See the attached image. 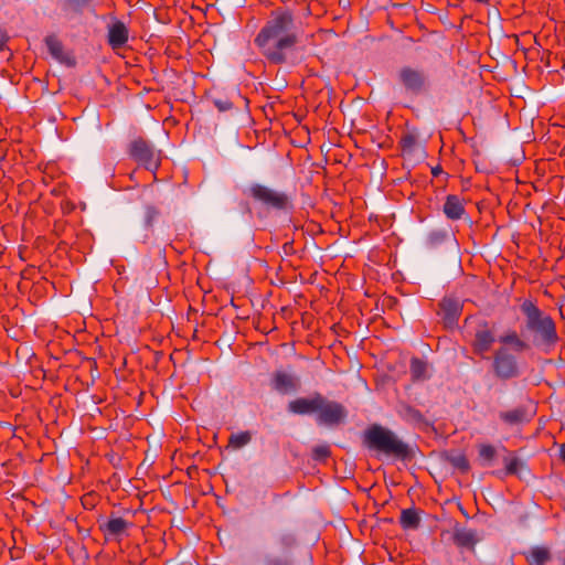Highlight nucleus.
<instances>
[{"label": "nucleus", "mask_w": 565, "mask_h": 565, "mask_svg": "<svg viewBox=\"0 0 565 565\" xmlns=\"http://www.w3.org/2000/svg\"><path fill=\"white\" fill-rule=\"evenodd\" d=\"M499 341L503 344V347L507 348V345H509L515 352H523L529 349V344L523 339H521L516 331L507 332L500 337Z\"/></svg>", "instance_id": "obj_16"}, {"label": "nucleus", "mask_w": 565, "mask_h": 565, "mask_svg": "<svg viewBox=\"0 0 565 565\" xmlns=\"http://www.w3.org/2000/svg\"><path fill=\"white\" fill-rule=\"evenodd\" d=\"M248 194L262 204L277 210L286 209L289 202L285 193L258 183L249 186Z\"/></svg>", "instance_id": "obj_6"}, {"label": "nucleus", "mask_w": 565, "mask_h": 565, "mask_svg": "<svg viewBox=\"0 0 565 565\" xmlns=\"http://www.w3.org/2000/svg\"><path fill=\"white\" fill-rule=\"evenodd\" d=\"M398 79L406 90L420 94L428 87V76L424 70L404 66L398 72Z\"/></svg>", "instance_id": "obj_7"}, {"label": "nucleus", "mask_w": 565, "mask_h": 565, "mask_svg": "<svg viewBox=\"0 0 565 565\" xmlns=\"http://www.w3.org/2000/svg\"><path fill=\"white\" fill-rule=\"evenodd\" d=\"M129 523L122 518H110L105 523L100 524V530L104 532L107 540L120 541L126 535Z\"/></svg>", "instance_id": "obj_12"}, {"label": "nucleus", "mask_w": 565, "mask_h": 565, "mask_svg": "<svg viewBox=\"0 0 565 565\" xmlns=\"http://www.w3.org/2000/svg\"><path fill=\"white\" fill-rule=\"evenodd\" d=\"M479 456L489 462L494 458L495 449L491 445H482L479 448Z\"/></svg>", "instance_id": "obj_27"}, {"label": "nucleus", "mask_w": 565, "mask_h": 565, "mask_svg": "<svg viewBox=\"0 0 565 565\" xmlns=\"http://www.w3.org/2000/svg\"><path fill=\"white\" fill-rule=\"evenodd\" d=\"M252 440V434L249 431H241L238 434H232L228 439V447L233 449H239L248 445Z\"/></svg>", "instance_id": "obj_22"}, {"label": "nucleus", "mask_w": 565, "mask_h": 565, "mask_svg": "<svg viewBox=\"0 0 565 565\" xmlns=\"http://www.w3.org/2000/svg\"><path fill=\"white\" fill-rule=\"evenodd\" d=\"M45 44L50 54L57 61L63 62L64 50L62 42L55 35H49L45 38Z\"/></svg>", "instance_id": "obj_19"}, {"label": "nucleus", "mask_w": 565, "mask_h": 565, "mask_svg": "<svg viewBox=\"0 0 565 565\" xmlns=\"http://www.w3.org/2000/svg\"><path fill=\"white\" fill-rule=\"evenodd\" d=\"M520 466L521 461L518 458L505 459V467L509 473H516Z\"/></svg>", "instance_id": "obj_30"}, {"label": "nucleus", "mask_w": 565, "mask_h": 565, "mask_svg": "<svg viewBox=\"0 0 565 565\" xmlns=\"http://www.w3.org/2000/svg\"><path fill=\"white\" fill-rule=\"evenodd\" d=\"M365 443L370 448L387 455L405 457L408 452L407 446L394 433L380 425H373L366 430Z\"/></svg>", "instance_id": "obj_3"}, {"label": "nucleus", "mask_w": 565, "mask_h": 565, "mask_svg": "<svg viewBox=\"0 0 565 565\" xmlns=\"http://www.w3.org/2000/svg\"><path fill=\"white\" fill-rule=\"evenodd\" d=\"M520 309L525 318L524 329L534 334V345L550 349L559 341L553 318L542 311L532 300L525 299Z\"/></svg>", "instance_id": "obj_2"}, {"label": "nucleus", "mask_w": 565, "mask_h": 565, "mask_svg": "<svg viewBox=\"0 0 565 565\" xmlns=\"http://www.w3.org/2000/svg\"><path fill=\"white\" fill-rule=\"evenodd\" d=\"M158 214H159V211L154 206H151V205L146 206V211H145L146 224L148 226H150L152 224V222L154 221V218L158 216Z\"/></svg>", "instance_id": "obj_29"}, {"label": "nucleus", "mask_w": 565, "mask_h": 565, "mask_svg": "<svg viewBox=\"0 0 565 565\" xmlns=\"http://www.w3.org/2000/svg\"><path fill=\"white\" fill-rule=\"evenodd\" d=\"M131 158L149 171H156L160 166L161 151L142 138H137L129 146Z\"/></svg>", "instance_id": "obj_4"}, {"label": "nucleus", "mask_w": 565, "mask_h": 565, "mask_svg": "<svg viewBox=\"0 0 565 565\" xmlns=\"http://www.w3.org/2000/svg\"><path fill=\"white\" fill-rule=\"evenodd\" d=\"M271 385L275 391L280 394L295 392L300 386L297 375L285 371H276L271 377Z\"/></svg>", "instance_id": "obj_10"}, {"label": "nucleus", "mask_w": 565, "mask_h": 565, "mask_svg": "<svg viewBox=\"0 0 565 565\" xmlns=\"http://www.w3.org/2000/svg\"><path fill=\"white\" fill-rule=\"evenodd\" d=\"M561 458L563 459V461L565 462V444H563L561 446Z\"/></svg>", "instance_id": "obj_35"}, {"label": "nucleus", "mask_w": 565, "mask_h": 565, "mask_svg": "<svg viewBox=\"0 0 565 565\" xmlns=\"http://www.w3.org/2000/svg\"><path fill=\"white\" fill-rule=\"evenodd\" d=\"M441 309L445 312V321L448 324H452L456 322L459 316V306L455 300L444 299L441 302Z\"/></svg>", "instance_id": "obj_18"}, {"label": "nucleus", "mask_w": 565, "mask_h": 565, "mask_svg": "<svg viewBox=\"0 0 565 565\" xmlns=\"http://www.w3.org/2000/svg\"><path fill=\"white\" fill-rule=\"evenodd\" d=\"M451 465L462 472L468 471L469 461L463 455H457L450 458Z\"/></svg>", "instance_id": "obj_26"}, {"label": "nucleus", "mask_w": 565, "mask_h": 565, "mask_svg": "<svg viewBox=\"0 0 565 565\" xmlns=\"http://www.w3.org/2000/svg\"><path fill=\"white\" fill-rule=\"evenodd\" d=\"M492 367L495 376L502 381L512 380L521 375L516 356L505 347H501L494 352Z\"/></svg>", "instance_id": "obj_5"}, {"label": "nucleus", "mask_w": 565, "mask_h": 565, "mask_svg": "<svg viewBox=\"0 0 565 565\" xmlns=\"http://www.w3.org/2000/svg\"><path fill=\"white\" fill-rule=\"evenodd\" d=\"M550 552L545 547H534L530 551L527 561L531 565H544L550 559Z\"/></svg>", "instance_id": "obj_20"}, {"label": "nucleus", "mask_w": 565, "mask_h": 565, "mask_svg": "<svg viewBox=\"0 0 565 565\" xmlns=\"http://www.w3.org/2000/svg\"><path fill=\"white\" fill-rule=\"evenodd\" d=\"M330 456V447L328 445H318L312 449V458L322 461Z\"/></svg>", "instance_id": "obj_24"}, {"label": "nucleus", "mask_w": 565, "mask_h": 565, "mask_svg": "<svg viewBox=\"0 0 565 565\" xmlns=\"http://www.w3.org/2000/svg\"><path fill=\"white\" fill-rule=\"evenodd\" d=\"M128 40V30L122 22H116L109 28L108 42L113 49L122 46Z\"/></svg>", "instance_id": "obj_15"}, {"label": "nucleus", "mask_w": 565, "mask_h": 565, "mask_svg": "<svg viewBox=\"0 0 565 565\" xmlns=\"http://www.w3.org/2000/svg\"><path fill=\"white\" fill-rule=\"evenodd\" d=\"M443 212L448 220H460L466 214L463 200L458 195H447L443 206Z\"/></svg>", "instance_id": "obj_13"}, {"label": "nucleus", "mask_w": 565, "mask_h": 565, "mask_svg": "<svg viewBox=\"0 0 565 565\" xmlns=\"http://www.w3.org/2000/svg\"><path fill=\"white\" fill-rule=\"evenodd\" d=\"M263 565H287V563L281 557L267 553L263 557Z\"/></svg>", "instance_id": "obj_28"}, {"label": "nucleus", "mask_w": 565, "mask_h": 565, "mask_svg": "<svg viewBox=\"0 0 565 565\" xmlns=\"http://www.w3.org/2000/svg\"><path fill=\"white\" fill-rule=\"evenodd\" d=\"M420 519L415 510L406 509L401 513V524L404 529H416Z\"/></svg>", "instance_id": "obj_21"}, {"label": "nucleus", "mask_w": 565, "mask_h": 565, "mask_svg": "<svg viewBox=\"0 0 565 565\" xmlns=\"http://www.w3.org/2000/svg\"><path fill=\"white\" fill-rule=\"evenodd\" d=\"M322 402V395L315 394L312 397H299L288 404V411L298 415L317 413Z\"/></svg>", "instance_id": "obj_11"}, {"label": "nucleus", "mask_w": 565, "mask_h": 565, "mask_svg": "<svg viewBox=\"0 0 565 565\" xmlns=\"http://www.w3.org/2000/svg\"><path fill=\"white\" fill-rule=\"evenodd\" d=\"M446 237V234L443 232H433L429 235V239L431 243H437L443 241Z\"/></svg>", "instance_id": "obj_32"}, {"label": "nucleus", "mask_w": 565, "mask_h": 565, "mask_svg": "<svg viewBox=\"0 0 565 565\" xmlns=\"http://www.w3.org/2000/svg\"><path fill=\"white\" fill-rule=\"evenodd\" d=\"M454 541L461 547H473L478 542L477 534L472 530L457 529L454 533Z\"/></svg>", "instance_id": "obj_17"}, {"label": "nucleus", "mask_w": 565, "mask_h": 565, "mask_svg": "<svg viewBox=\"0 0 565 565\" xmlns=\"http://www.w3.org/2000/svg\"><path fill=\"white\" fill-rule=\"evenodd\" d=\"M92 0H74V2L78 6H86Z\"/></svg>", "instance_id": "obj_34"}, {"label": "nucleus", "mask_w": 565, "mask_h": 565, "mask_svg": "<svg viewBox=\"0 0 565 565\" xmlns=\"http://www.w3.org/2000/svg\"><path fill=\"white\" fill-rule=\"evenodd\" d=\"M499 417L509 426H516L531 420V414L525 409V407L522 406L501 412Z\"/></svg>", "instance_id": "obj_14"}, {"label": "nucleus", "mask_w": 565, "mask_h": 565, "mask_svg": "<svg viewBox=\"0 0 565 565\" xmlns=\"http://www.w3.org/2000/svg\"><path fill=\"white\" fill-rule=\"evenodd\" d=\"M8 35L4 31L0 30V51H2L6 47V44L8 42Z\"/></svg>", "instance_id": "obj_33"}, {"label": "nucleus", "mask_w": 565, "mask_h": 565, "mask_svg": "<svg viewBox=\"0 0 565 565\" xmlns=\"http://www.w3.org/2000/svg\"><path fill=\"white\" fill-rule=\"evenodd\" d=\"M427 365L424 361L413 358L411 360V375L413 380L419 381L426 379Z\"/></svg>", "instance_id": "obj_23"}, {"label": "nucleus", "mask_w": 565, "mask_h": 565, "mask_svg": "<svg viewBox=\"0 0 565 565\" xmlns=\"http://www.w3.org/2000/svg\"><path fill=\"white\" fill-rule=\"evenodd\" d=\"M213 103L220 111H226L232 108V103L228 99H214Z\"/></svg>", "instance_id": "obj_31"}, {"label": "nucleus", "mask_w": 565, "mask_h": 565, "mask_svg": "<svg viewBox=\"0 0 565 565\" xmlns=\"http://www.w3.org/2000/svg\"><path fill=\"white\" fill-rule=\"evenodd\" d=\"M317 413L318 423L328 426L340 424L347 416V411L340 403L328 401L323 396Z\"/></svg>", "instance_id": "obj_8"}, {"label": "nucleus", "mask_w": 565, "mask_h": 565, "mask_svg": "<svg viewBox=\"0 0 565 565\" xmlns=\"http://www.w3.org/2000/svg\"><path fill=\"white\" fill-rule=\"evenodd\" d=\"M277 544L281 550H288L296 544V537L290 533L279 535Z\"/></svg>", "instance_id": "obj_25"}, {"label": "nucleus", "mask_w": 565, "mask_h": 565, "mask_svg": "<svg viewBox=\"0 0 565 565\" xmlns=\"http://www.w3.org/2000/svg\"><path fill=\"white\" fill-rule=\"evenodd\" d=\"M495 341L493 328L486 321L479 322L475 328L472 349L478 355L487 353Z\"/></svg>", "instance_id": "obj_9"}, {"label": "nucleus", "mask_w": 565, "mask_h": 565, "mask_svg": "<svg viewBox=\"0 0 565 565\" xmlns=\"http://www.w3.org/2000/svg\"><path fill=\"white\" fill-rule=\"evenodd\" d=\"M302 28L288 10H276L259 31L255 43L273 64H282L289 52L300 43Z\"/></svg>", "instance_id": "obj_1"}]
</instances>
